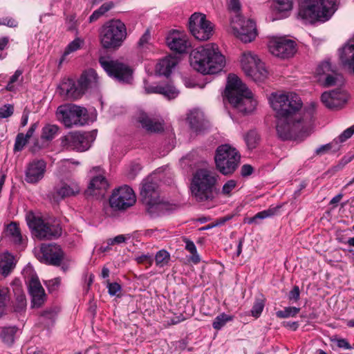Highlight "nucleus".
Wrapping results in <instances>:
<instances>
[{"label":"nucleus","mask_w":354,"mask_h":354,"mask_svg":"<svg viewBox=\"0 0 354 354\" xmlns=\"http://www.w3.org/2000/svg\"><path fill=\"white\" fill-rule=\"evenodd\" d=\"M167 44L172 50L178 53H185L190 43L185 36L173 33L167 37Z\"/></svg>","instance_id":"c756f323"},{"label":"nucleus","mask_w":354,"mask_h":354,"mask_svg":"<svg viewBox=\"0 0 354 354\" xmlns=\"http://www.w3.org/2000/svg\"><path fill=\"white\" fill-rule=\"evenodd\" d=\"M98 79L96 71L93 69H89L84 71L78 80L85 93L88 89L94 88L97 86Z\"/></svg>","instance_id":"2f4dec72"},{"label":"nucleus","mask_w":354,"mask_h":354,"mask_svg":"<svg viewBox=\"0 0 354 354\" xmlns=\"http://www.w3.org/2000/svg\"><path fill=\"white\" fill-rule=\"evenodd\" d=\"M236 181L234 180H227L222 188V193L225 195H229L231 192L236 187Z\"/></svg>","instance_id":"4d7b16f0"},{"label":"nucleus","mask_w":354,"mask_h":354,"mask_svg":"<svg viewBox=\"0 0 354 354\" xmlns=\"http://www.w3.org/2000/svg\"><path fill=\"white\" fill-rule=\"evenodd\" d=\"M114 6V3L112 1L106 2L103 3L97 10L100 15H104L106 12L110 10Z\"/></svg>","instance_id":"e2e57ef3"},{"label":"nucleus","mask_w":354,"mask_h":354,"mask_svg":"<svg viewBox=\"0 0 354 354\" xmlns=\"http://www.w3.org/2000/svg\"><path fill=\"white\" fill-rule=\"evenodd\" d=\"M339 59L342 64L354 74V39L339 50Z\"/></svg>","instance_id":"cd10ccee"},{"label":"nucleus","mask_w":354,"mask_h":354,"mask_svg":"<svg viewBox=\"0 0 354 354\" xmlns=\"http://www.w3.org/2000/svg\"><path fill=\"white\" fill-rule=\"evenodd\" d=\"M58 130L57 125L47 124L42 128L41 138L44 140H51L57 135Z\"/></svg>","instance_id":"58836bf2"},{"label":"nucleus","mask_w":354,"mask_h":354,"mask_svg":"<svg viewBox=\"0 0 354 354\" xmlns=\"http://www.w3.org/2000/svg\"><path fill=\"white\" fill-rule=\"evenodd\" d=\"M126 238L124 235L120 234L116 236L113 239H110L108 240L109 245H114V244H120L122 243L125 242Z\"/></svg>","instance_id":"338daca9"},{"label":"nucleus","mask_w":354,"mask_h":354,"mask_svg":"<svg viewBox=\"0 0 354 354\" xmlns=\"http://www.w3.org/2000/svg\"><path fill=\"white\" fill-rule=\"evenodd\" d=\"M244 140L249 150L255 149L260 142V136L255 130H250L244 136Z\"/></svg>","instance_id":"4c0bfd02"},{"label":"nucleus","mask_w":354,"mask_h":354,"mask_svg":"<svg viewBox=\"0 0 354 354\" xmlns=\"http://www.w3.org/2000/svg\"><path fill=\"white\" fill-rule=\"evenodd\" d=\"M59 88L60 95L68 100L79 99L84 94L78 80L77 82L72 79L63 81Z\"/></svg>","instance_id":"393cba45"},{"label":"nucleus","mask_w":354,"mask_h":354,"mask_svg":"<svg viewBox=\"0 0 354 354\" xmlns=\"http://www.w3.org/2000/svg\"><path fill=\"white\" fill-rule=\"evenodd\" d=\"M32 297L31 299V307L32 308H40L45 302L46 299V295L45 291L29 293Z\"/></svg>","instance_id":"79ce46f5"},{"label":"nucleus","mask_w":354,"mask_h":354,"mask_svg":"<svg viewBox=\"0 0 354 354\" xmlns=\"http://www.w3.org/2000/svg\"><path fill=\"white\" fill-rule=\"evenodd\" d=\"M14 292V299L11 301V311L16 315L19 319L24 317L27 308V300L23 291L19 279H15L11 283Z\"/></svg>","instance_id":"a211bd4d"},{"label":"nucleus","mask_w":354,"mask_h":354,"mask_svg":"<svg viewBox=\"0 0 354 354\" xmlns=\"http://www.w3.org/2000/svg\"><path fill=\"white\" fill-rule=\"evenodd\" d=\"M354 134V125L344 130L337 138L334 140L335 145H338L339 142H344L348 138H350Z\"/></svg>","instance_id":"603ef678"},{"label":"nucleus","mask_w":354,"mask_h":354,"mask_svg":"<svg viewBox=\"0 0 354 354\" xmlns=\"http://www.w3.org/2000/svg\"><path fill=\"white\" fill-rule=\"evenodd\" d=\"M61 283V279L56 277L53 279L48 280L46 282V286L50 292H55L58 290Z\"/></svg>","instance_id":"6e6d98bb"},{"label":"nucleus","mask_w":354,"mask_h":354,"mask_svg":"<svg viewBox=\"0 0 354 354\" xmlns=\"http://www.w3.org/2000/svg\"><path fill=\"white\" fill-rule=\"evenodd\" d=\"M230 25L234 34L244 43L251 42L256 38V24L252 19L236 15L232 17Z\"/></svg>","instance_id":"dca6fc26"},{"label":"nucleus","mask_w":354,"mask_h":354,"mask_svg":"<svg viewBox=\"0 0 354 354\" xmlns=\"http://www.w3.org/2000/svg\"><path fill=\"white\" fill-rule=\"evenodd\" d=\"M151 39V32L149 29H147L145 32V33L142 35V37L140 38L139 41L138 43V48L143 50L145 49H148L150 46V41Z\"/></svg>","instance_id":"8fccbe9b"},{"label":"nucleus","mask_w":354,"mask_h":354,"mask_svg":"<svg viewBox=\"0 0 354 354\" xmlns=\"http://www.w3.org/2000/svg\"><path fill=\"white\" fill-rule=\"evenodd\" d=\"M242 68L246 76L254 82H262L268 76L264 64L251 52L244 53L241 57Z\"/></svg>","instance_id":"f8f14e48"},{"label":"nucleus","mask_w":354,"mask_h":354,"mask_svg":"<svg viewBox=\"0 0 354 354\" xmlns=\"http://www.w3.org/2000/svg\"><path fill=\"white\" fill-rule=\"evenodd\" d=\"M56 114L57 118L68 128L83 126L87 124L88 120L87 109L73 104L59 106Z\"/></svg>","instance_id":"9b49d317"},{"label":"nucleus","mask_w":354,"mask_h":354,"mask_svg":"<svg viewBox=\"0 0 354 354\" xmlns=\"http://www.w3.org/2000/svg\"><path fill=\"white\" fill-rule=\"evenodd\" d=\"M276 130L278 137L282 140L296 139L305 133L312 120L313 113L308 112L304 118H277Z\"/></svg>","instance_id":"423d86ee"},{"label":"nucleus","mask_w":354,"mask_h":354,"mask_svg":"<svg viewBox=\"0 0 354 354\" xmlns=\"http://www.w3.org/2000/svg\"><path fill=\"white\" fill-rule=\"evenodd\" d=\"M23 275L28 286L29 293L44 291L39 278L35 273L33 268L30 265H27L24 270Z\"/></svg>","instance_id":"c85d7f7f"},{"label":"nucleus","mask_w":354,"mask_h":354,"mask_svg":"<svg viewBox=\"0 0 354 354\" xmlns=\"http://www.w3.org/2000/svg\"><path fill=\"white\" fill-rule=\"evenodd\" d=\"M178 60L176 57L167 56L160 59L156 65V71L160 75L168 77L171 70L178 64Z\"/></svg>","instance_id":"72a5a7b5"},{"label":"nucleus","mask_w":354,"mask_h":354,"mask_svg":"<svg viewBox=\"0 0 354 354\" xmlns=\"http://www.w3.org/2000/svg\"><path fill=\"white\" fill-rule=\"evenodd\" d=\"M264 306L265 304L263 299L261 298H257L252 308L251 315L253 317L258 318L261 315Z\"/></svg>","instance_id":"09e8293b"},{"label":"nucleus","mask_w":354,"mask_h":354,"mask_svg":"<svg viewBox=\"0 0 354 354\" xmlns=\"http://www.w3.org/2000/svg\"><path fill=\"white\" fill-rule=\"evenodd\" d=\"M276 8L279 12L288 11L292 7V0H276Z\"/></svg>","instance_id":"864d4df0"},{"label":"nucleus","mask_w":354,"mask_h":354,"mask_svg":"<svg viewBox=\"0 0 354 354\" xmlns=\"http://www.w3.org/2000/svg\"><path fill=\"white\" fill-rule=\"evenodd\" d=\"M268 48L273 55L282 59L292 57L296 51L295 41L285 38L270 41Z\"/></svg>","instance_id":"aec40b11"},{"label":"nucleus","mask_w":354,"mask_h":354,"mask_svg":"<svg viewBox=\"0 0 354 354\" xmlns=\"http://www.w3.org/2000/svg\"><path fill=\"white\" fill-rule=\"evenodd\" d=\"M99 62L111 77L119 82L130 84L133 80V70L127 64L117 60H106L101 57Z\"/></svg>","instance_id":"ddd939ff"},{"label":"nucleus","mask_w":354,"mask_h":354,"mask_svg":"<svg viewBox=\"0 0 354 354\" xmlns=\"http://www.w3.org/2000/svg\"><path fill=\"white\" fill-rule=\"evenodd\" d=\"M253 171L254 169L250 165H243L241 168V175L243 177L250 176Z\"/></svg>","instance_id":"69168bd1"},{"label":"nucleus","mask_w":354,"mask_h":354,"mask_svg":"<svg viewBox=\"0 0 354 354\" xmlns=\"http://www.w3.org/2000/svg\"><path fill=\"white\" fill-rule=\"evenodd\" d=\"M300 310L299 308L297 307H286L282 310H278L276 315L279 318H287L295 316Z\"/></svg>","instance_id":"de8ad7c7"},{"label":"nucleus","mask_w":354,"mask_h":354,"mask_svg":"<svg viewBox=\"0 0 354 354\" xmlns=\"http://www.w3.org/2000/svg\"><path fill=\"white\" fill-rule=\"evenodd\" d=\"M83 41L80 38L75 39L72 41L66 47L61 59L59 64H61L65 59V57L69 55L70 53L75 52L80 48L81 45Z\"/></svg>","instance_id":"a18cd8bd"},{"label":"nucleus","mask_w":354,"mask_h":354,"mask_svg":"<svg viewBox=\"0 0 354 354\" xmlns=\"http://www.w3.org/2000/svg\"><path fill=\"white\" fill-rule=\"evenodd\" d=\"M170 260V254L165 250L158 251L155 256L156 265L158 267L162 268L167 265Z\"/></svg>","instance_id":"37998d69"},{"label":"nucleus","mask_w":354,"mask_h":354,"mask_svg":"<svg viewBox=\"0 0 354 354\" xmlns=\"http://www.w3.org/2000/svg\"><path fill=\"white\" fill-rule=\"evenodd\" d=\"M238 151L229 145L219 146L215 153L216 169L223 175H230L236 169L240 162Z\"/></svg>","instance_id":"9d476101"},{"label":"nucleus","mask_w":354,"mask_h":354,"mask_svg":"<svg viewBox=\"0 0 354 354\" xmlns=\"http://www.w3.org/2000/svg\"><path fill=\"white\" fill-rule=\"evenodd\" d=\"M233 316L222 313L218 315L212 323L213 328L216 330H220L227 322L232 321Z\"/></svg>","instance_id":"c03bdc74"},{"label":"nucleus","mask_w":354,"mask_h":354,"mask_svg":"<svg viewBox=\"0 0 354 354\" xmlns=\"http://www.w3.org/2000/svg\"><path fill=\"white\" fill-rule=\"evenodd\" d=\"M269 102L277 118H304L311 110L314 113L313 107L308 109L303 115L300 113L303 103L300 97L293 92L273 93L269 97Z\"/></svg>","instance_id":"f03ea898"},{"label":"nucleus","mask_w":354,"mask_h":354,"mask_svg":"<svg viewBox=\"0 0 354 354\" xmlns=\"http://www.w3.org/2000/svg\"><path fill=\"white\" fill-rule=\"evenodd\" d=\"M41 253L40 261L48 265L59 266L64 259V253L57 244H42Z\"/></svg>","instance_id":"4be33fe9"},{"label":"nucleus","mask_w":354,"mask_h":354,"mask_svg":"<svg viewBox=\"0 0 354 354\" xmlns=\"http://www.w3.org/2000/svg\"><path fill=\"white\" fill-rule=\"evenodd\" d=\"M184 241L185 243V249L189 251L192 254L191 260L194 263H198L200 261V257L197 253V250L195 244L193 241L185 239Z\"/></svg>","instance_id":"49530a36"},{"label":"nucleus","mask_w":354,"mask_h":354,"mask_svg":"<svg viewBox=\"0 0 354 354\" xmlns=\"http://www.w3.org/2000/svg\"><path fill=\"white\" fill-rule=\"evenodd\" d=\"M14 113V106L10 104H6L0 107V119L8 118Z\"/></svg>","instance_id":"5fc2aeb1"},{"label":"nucleus","mask_w":354,"mask_h":354,"mask_svg":"<svg viewBox=\"0 0 354 354\" xmlns=\"http://www.w3.org/2000/svg\"><path fill=\"white\" fill-rule=\"evenodd\" d=\"M348 93L340 88L324 92L321 96V100L324 106L330 110L342 109L348 101Z\"/></svg>","instance_id":"6ab92c4d"},{"label":"nucleus","mask_w":354,"mask_h":354,"mask_svg":"<svg viewBox=\"0 0 354 354\" xmlns=\"http://www.w3.org/2000/svg\"><path fill=\"white\" fill-rule=\"evenodd\" d=\"M58 311L55 308H50L44 310L41 313V317L43 319L47 326H52L56 319Z\"/></svg>","instance_id":"ea45409f"},{"label":"nucleus","mask_w":354,"mask_h":354,"mask_svg":"<svg viewBox=\"0 0 354 354\" xmlns=\"http://www.w3.org/2000/svg\"><path fill=\"white\" fill-rule=\"evenodd\" d=\"M138 263H148L151 266L153 261V259L150 254H142L136 259Z\"/></svg>","instance_id":"0e129e2a"},{"label":"nucleus","mask_w":354,"mask_h":354,"mask_svg":"<svg viewBox=\"0 0 354 354\" xmlns=\"http://www.w3.org/2000/svg\"><path fill=\"white\" fill-rule=\"evenodd\" d=\"M28 140L29 139H28L24 133H18L15 139V143L14 147L15 151H21L24 146L27 144Z\"/></svg>","instance_id":"3c124183"},{"label":"nucleus","mask_w":354,"mask_h":354,"mask_svg":"<svg viewBox=\"0 0 354 354\" xmlns=\"http://www.w3.org/2000/svg\"><path fill=\"white\" fill-rule=\"evenodd\" d=\"M138 122L143 129L151 133H159L164 130L162 122L150 118L145 113H141L139 115Z\"/></svg>","instance_id":"7c9ffc66"},{"label":"nucleus","mask_w":354,"mask_h":354,"mask_svg":"<svg viewBox=\"0 0 354 354\" xmlns=\"http://www.w3.org/2000/svg\"><path fill=\"white\" fill-rule=\"evenodd\" d=\"M317 74L319 76L325 75L324 86H342L344 83V78L343 75L338 73L335 67H333L331 64L328 62H322L317 68Z\"/></svg>","instance_id":"412c9836"},{"label":"nucleus","mask_w":354,"mask_h":354,"mask_svg":"<svg viewBox=\"0 0 354 354\" xmlns=\"http://www.w3.org/2000/svg\"><path fill=\"white\" fill-rule=\"evenodd\" d=\"M144 88L145 92L148 94H161L169 100L176 98L179 93V91L171 82L160 83L158 84L152 85L148 82L145 81Z\"/></svg>","instance_id":"b1692460"},{"label":"nucleus","mask_w":354,"mask_h":354,"mask_svg":"<svg viewBox=\"0 0 354 354\" xmlns=\"http://www.w3.org/2000/svg\"><path fill=\"white\" fill-rule=\"evenodd\" d=\"M95 138L94 132H71L62 138V146L67 150L85 151Z\"/></svg>","instance_id":"4468645a"},{"label":"nucleus","mask_w":354,"mask_h":354,"mask_svg":"<svg viewBox=\"0 0 354 354\" xmlns=\"http://www.w3.org/2000/svg\"><path fill=\"white\" fill-rule=\"evenodd\" d=\"M136 201L133 190L127 185L115 189L109 198L110 206L115 210H124Z\"/></svg>","instance_id":"f3484780"},{"label":"nucleus","mask_w":354,"mask_h":354,"mask_svg":"<svg viewBox=\"0 0 354 354\" xmlns=\"http://www.w3.org/2000/svg\"><path fill=\"white\" fill-rule=\"evenodd\" d=\"M216 177L214 173L206 169H199L195 172L190 190L196 201H209L214 198Z\"/></svg>","instance_id":"39448f33"},{"label":"nucleus","mask_w":354,"mask_h":354,"mask_svg":"<svg viewBox=\"0 0 354 354\" xmlns=\"http://www.w3.org/2000/svg\"><path fill=\"white\" fill-rule=\"evenodd\" d=\"M8 288H0V303L6 304V301L8 299Z\"/></svg>","instance_id":"774afa93"},{"label":"nucleus","mask_w":354,"mask_h":354,"mask_svg":"<svg viewBox=\"0 0 354 354\" xmlns=\"http://www.w3.org/2000/svg\"><path fill=\"white\" fill-rule=\"evenodd\" d=\"M225 93L233 107L243 114L251 113L257 105L252 92L234 74L228 75Z\"/></svg>","instance_id":"7ed1b4c3"},{"label":"nucleus","mask_w":354,"mask_h":354,"mask_svg":"<svg viewBox=\"0 0 354 354\" xmlns=\"http://www.w3.org/2000/svg\"><path fill=\"white\" fill-rule=\"evenodd\" d=\"M19 328L16 326H0V339L3 344L11 347L15 341Z\"/></svg>","instance_id":"f704fd0d"},{"label":"nucleus","mask_w":354,"mask_h":354,"mask_svg":"<svg viewBox=\"0 0 354 354\" xmlns=\"http://www.w3.org/2000/svg\"><path fill=\"white\" fill-rule=\"evenodd\" d=\"M140 196L150 215H158L163 211L165 204L160 198L157 183L151 178H147L143 180L140 188Z\"/></svg>","instance_id":"1a4fd4ad"},{"label":"nucleus","mask_w":354,"mask_h":354,"mask_svg":"<svg viewBox=\"0 0 354 354\" xmlns=\"http://www.w3.org/2000/svg\"><path fill=\"white\" fill-rule=\"evenodd\" d=\"M229 10L234 13V16L240 15L241 3L239 0H231L228 6Z\"/></svg>","instance_id":"13d9d810"},{"label":"nucleus","mask_w":354,"mask_h":354,"mask_svg":"<svg viewBox=\"0 0 354 354\" xmlns=\"http://www.w3.org/2000/svg\"><path fill=\"white\" fill-rule=\"evenodd\" d=\"M278 209L279 207H274L260 212L255 214L253 217L248 218V223L251 224L252 223H256L257 219H264L266 218L270 217L274 215Z\"/></svg>","instance_id":"a19ab883"},{"label":"nucleus","mask_w":354,"mask_h":354,"mask_svg":"<svg viewBox=\"0 0 354 354\" xmlns=\"http://www.w3.org/2000/svg\"><path fill=\"white\" fill-rule=\"evenodd\" d=\"M122 290L121 286L115 282V283H109L108 284V291L109 294L111 296L118 295V293L120 292Z\"/></svg>","instance_id":"bf43d9fd"},{"label":"nucleus","mask_w":354,"mask_h":354,"mask_svg":"<svg viewBox=\"0 0 354 354\" xmlns=\"http://www.w3.org/2000/svg\"><path fill=\"white\" fill-rule=\"evenodd\" d=\"M193 68L203 74H215L225 66V57L219 52L217 45L208 44L192 50L189 55Z\"/></svg>","instance_id":"f257e3e1"},{"label":"nucleus","mask_w":354,"mask_h":354,"mask_svg":"<svg viewBox=\"0 0 354 354\" xmlns=\"http://www.w3.org/2000/svg\"><path fill=\"white\" fill-rule=\"evenodd\" d=\"M300 290L297 286H295L290 291L288 295V299L297 301L299 299Z\"/></svg>","instance_id":"680f3d73"},{"label":"nucleus","mask_w":354,"mask_h":354,"mask_svg":"<svg viewBox=\"0 0 354 354\" xmlns=\"http://www.w3.org/2000/svg\"><path fill=\"white\" fill-rule=\"evenodd\" d=\"M189 29L192 35L198 40L206 41L213 35L214 26L200 12H194L189 20Z\"/></svg>","instance_id":"2eb2a0df"},{"label":"nucleus","mask_w":354,"mask_h":354,"mask_svg":"<svg viewBox=\"0 0 354 354\" xmlns=\"http://www.w3.org/2000/svg\"><path fill=\"white\" fill-rule=\"evenodd\" d=\"M80 192L81 188L79 183L74 180L69 183H62L60 187L56 189L57 195L62 198L76 196Z\"/></svg>","instance_id":"473e14b6"},{"label":"nucleus","mask_w":354,"mask_h":354,"mask_svg":"<svg viewBox=\"0 0 354 354\" xmlns=\"http://www.w3.org/2000/svg\"><path fill=\"white\" fill-rule=\"evenodd\" d=\"M335 145V142L333 141V142H330V143H328V144H326L324 145H322L316 149L315 153L317 155L324 154V153H327L328 151L332 150L333 147Z\"/></svg>","instance_id":"052dcab7"},{"label":"nucleus","mask_w":354,"mask_h":354,"mask_svg":"<svg viewBox=\"0 0 354 354\" xmlns=\"http://www.w3.org/2000/svg\"><path fill=\"white\" fill-rule=\"evenodd\" d=\"M14 257L8 252L0 254V274L7 277L14 269Z\"/></svg>","instance_id":"c9c22d12"},{"label":"nucleus","mask_w":354,"mask_h":354,"mask_svg":"<svg viewBox=\"0 0 354 354\" xmlns=\"http://www.w3.org/2000/svg\"><path fill=\"white\" fill-rule=\"evenodd\" d=\"M127 37L125 24L119 19L105 23L100 32L102 46L105 49H117L122 46Z\"/></svg>","instance_id":"6e6552de"},{"label":"nucleus","mask_w":354,"mask_h":354,"mask_svg":"<svg viewBox=\"0 0 354 354\" xmlns=\"http://www.w3.org/2000/svg\"><path fill=\"white\" fill-rule=\"evenodd\" d=\"M109 187L106 178L100 173L91 177L87 189L85 190V195L95 196L104 195Z\"/></svg>","instance_id":"a878e982"},{"label":"nucleus","mask_w":354,"mask_h":354,"mask_svg":"<svg viewBox=\"0 0 354 354\" xmlns=\"http://www.w3.org/2000/svg\"><path fill=\"white\" fill-rule=\"evenodd\" d=\"M187 120L190 128L196 133H201L209 127V121L205 118L203 112L199 109L191 111Z\"/></svg>","instance_id":"bb28decb"},{"label":"nucleus","mask_w":354,"mask_h":354,"mask_svg":"<svg viewBox=\"0 0 354 354\" xmlns=\"http://www.w3.org/2000/svg\"><path fill=\"white\" fill-rule=\"evenodd\" d=\"M8 236L16 245L24 246L25 239L23 238L20 229L15 222H12L7 226Z\"/></svg>","instance_id":"e433bc0d"},{"label":"nucleus","mask_w":354,"mask_h":354,"mask_svg":"<svg viewBox=\"0 0 354 354\" xmlns=\"http://www.w3.org/2000/svg\"><path fill=\"white\" fill-rule=\"evenodd\" d=\"M336 10L335 0H301L299 15L310 23L325 22Z\"/></svg>","instance_id":"20e7f679"},{"label":"nucleus","mask_w":354,"mask_h":354,"mask_svg":"<svg viewBox=\"0 0 354 354\" xmlns=\"http://www.w3.org/2000/svg\"><path fill=\"white\" fill-rule=\"evenodd\" d=\"M26 220L32 234L39 240L55 239L62 234V227L58 223L43 219L32 212L26 214Z\"/></svg>","instance_id":"0eeeda50"},{"label":"nucleus","mask_w":354,"mask_h":354,"mask_svg":"<svg viewBox=\"0 0 354 354\" xmlns=\"http://www.w3.org/2000/svg\"><path fill=\"white\" fill-rule=\"evenodd\" d=\"M46 163L43 160H33L30 162L25 170V180L30 184H36L44 176Z\"/></svg>","instance_id":"5701e85b"}]
</instances>
